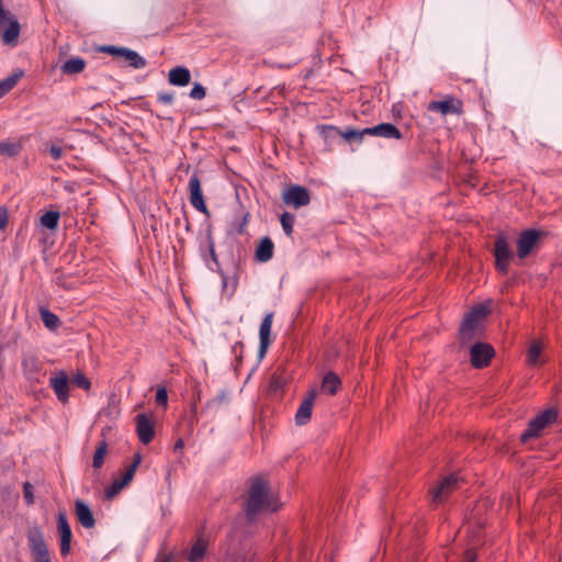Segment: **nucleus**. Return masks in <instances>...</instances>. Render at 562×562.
Segmentation results:
<instances>
[{"label":"nucleus","instance_id":"nucleus-1","mask_svg":"<svg viewBox=\"0 0 562 562\" xmlns=\"http://www.w3.org/2000/svg\"><path fill=\"white\" fill-rule=\"evenodd\" d=\"M279 508L280 505L269 492L267 481L262 476L251 477L244 504L247 521L252 522L259 515L274 513Z\"/></svg>","mask_w":562,"mask_h":562},{"label":"nucleus","instance_id":"nucleus-2","mask_svg":"<svg viewBox=\"0 0 562 562\" xmlns=\"http://www.w3.org/2000/svg\"><path fill=\"white\" fill-rule=\"evenodd\" d=\"M558 411L553 407L547 408L536 415L528 424L526 430L520 435L521 442L526 443L532 438H538L544 428L555 423Z\"/></svg>","mask_w":562,"mask_h":562},{"label":"nucleus","instance_id":"nucleus-3","mask_svg":"<svg viewBox=\"0 0 562 562\" xmlns=\"http://www.w3.org/2000/svg\"><path fill=\"white\" fill-rule=\"evenodd\" d=\"M486 314L487 308L483 305H477L465 315L459 329V337L462 344H465L475 337L479 323L486 316Z\"/></svg>","mask_w":562,"mask_h":562},{"label":"nucleus","instance_id":"nucleus-4","mask_svg":"<svg viewBox=\"0 0 562 562\" xmlns=\"http://www.w3.org/2000/svg\"><path fill=\"white\" fill-rule=\"evenodd\" d=\"M543 232L529 228L522 231L517 238V256L519 259L527 258L533 250L539 248Z\"/></svg>","mask_w":562,"mask_h":562},{"label":"nucleus","instance_id":"nucleus-5","mask_svg":"<svg viewBox=\"0 0 562 562\" xmlns=\"http://www.w3.org/2000/svg\"><path fill=\"white\" fill-rule=\"evenodd\" d=\"M494 257L496 270L502 274H507L509 269V261L514 257V254L505 235L503 234L497 235L495 238Z\"/></svg>","mask_w":562,"mask_h":562},{"label":"nucleus","instance_id":"nucleus-6","mask_svg":"<svg viewBox=\"0 0 562 562\" xmlns=\"http://www.w3.org/2000/svg\"><path fill=\"white\" fill-rule=\"evenodd\" d=\"M427 110L434 113H440L442 116L461 115L463 112V103L460 99L452 94H447L442 100L430 101Z\"/></svg>","mask_w":562,"mask_h":562},{"label":"nucleus","instance_id":"nucleus-7","mask_svg":"<svg viewBox=\"0 0 562 562\" xmlns=\"http://www.w3.org/2000/svg\"><path fill=\"white\" fill-rule=\"evenodd\" d=\"M495 355L494 348L485 342H475L470 349L471 364L476 369L485 368L490 364Z\"/></svg>","mask_w":562,"mask_h":562},{"label":"nucleus","instance_id":"nucleus-8","mask_svg":"<svg viewBox=\"0 0 562 562\" xmlns=\"http://www.w3.org/2000/svg\"><path fill=\"white\" fill-rule=\"evenodd\" d=\"M460 479L456 474L446 476L440 483L431 491V502L440 504L445 502L448 495L459 487Z\"/></svg>","mask_w":562,"mask_h":562},{"label":"nucleus","instance_id":"nucleus-9","mask_svg":"<svg viewBox=\"0 0 562 562\" xmlns=\"http://www.w3.org/2000/svg\"><path fill=\"white\" fill-rule=\"evenodd\" d=\"M189 191L191 205L204 215L210 216L201 188V180L196 172H194L189 180Z\"/></svg>","mask_w":562,"mask_h":562},{"label":"nucleus","instance_id":"nucleus-10","mask_svg":"<svg viewBox=\"0 0 562 562\" xmlns=\"http://www.w3.org/2000/svg\"><path fill=\"white\" fill-rule=\"evenodd\" d=\"M57 529L60 538V554L67 557L71 551L72 532L65 513L58 514Z\"/></svg>","mask_w":562,"mask_h":562},{"label":"nucleus","instance_id":"nucleus-11","mask_svg":"<svg viewBox=\"0 0 562 562\" xmlns=\"http://www.w3.org/2000/svg\"><path fill=\"white\" fill-rule=\"evenodd\" d=\"M273 312L266 313L259 328V358H263L268 351L269 346L272 342L271 339V327L273 322Z\"/></svg>","mask_w":562,"mask_h":562},{"label":"nucleus","instance_id":"nucleus-12","mask_svg":"<svg viewBox=\"0 0 562 562\" xmlns=\"http://www.w3.org/2000/svg\"><path fill=\"white\" fill-rule=\"evenodd\" d=\"M210 541L204 535H200L186 551L188 562H204L209 554Z\"/></svg>","mask_w":562,"mask_h":562},{"label":"nucleus","instance_id":"nucleus-13","mask_svg":"<svg viewBox=\"0 0 562 562\" xmlns=\"http://www.w3.org/2000/svg\"><path fill=\"white\" fill-rule=\"evenodd\" d=\"M49 386L53 389L56 397L63 404L69 400V379L65 371H59L49 378Z\"/></svg>","mask_w":562,"mask_h":562},{"label":"nucleus","instance_id":"nucleus-14","mask_svg":"<svg viewBox=\"0 0 562 562\" xmlns=\"http://www.w3.org/2000/svg\"><path fill=\"white\" fill-rule=\"evenodd\" d=\"M310 200L307 189L297 184L290 187L283 194L284 203L294 207L305 206L310 203Z\"/></svg>","mask_w":562,"mask_h":562},{"label":"nucleus","instance_id":"nucleus-15","mask_svg":"<svg viewBox=\"0 0 562 562\" xmlns=\"http://www.w3.org/2000/svg\"><path fill=\"white\" fill-rule=\"evenodd\" d=\"M0 29H3L0 35L3 45L16 46L21 27L18 20L11 13L8 21Z\"/></svg>","mask_w":562,"mask_h":562},{"label":"nucleus","instance_id":"nucleus-16","mask_svg":"<svg viewBox=\"0 0 562 562\" xmlns=\"http://www.w3.org/2000/svg\"><path fill=\"white\" fill-rule=\"evenodd\" d=\"M200 252L210 270L214 271L215 268L217 269L220 267L215 251V241L210 231L206 233L205 244L200 246Z\"/></svg>","mask_w":562,"mask_h":562},{"label":"nucleus","instance_id":"nucleus-17","mask_svg":"<svg viewBox=\"0 0 562 562\" xmlns=\"http://www.w3.org/2000/svg\"><path fill=\"white\" fill-rule=\"evenodd\" d=\"M315 397H316V391L311 390L307 393L306 397L302 401V403L295 414L296 425L303 426V425H306L311 420Z\"/></svg>","mask_w":562,"mask_h":562},{"label":"nucleus","instance_id":"nucleus-18","mask_svg":"<svg viewBox=\"0 0 562 562\" xmlns=\"http://www.w3.org/2000/svg\"><path fill=\"white\" fill-rule=\"evenodd\" d=\"M136 431L142 443L148 445L155 435L154 424L145 414L136 416Z\"/></svg>","mask_w":562,"mask_h":562},{"label":"nucleus","instance_id":"nucleus-19","mask_svg":"<svg viewBox=\"0 0 562 562\" xmlns=\"http://www.w3.org/2000/svg\"><path fill=\"white\" fill-rule=\"evenodd\" d=\"M75 514L80 525L86 529L95 526V519L90 507L81 499L75 501Z\"/></svg>","mask_w":562,"mask_h":562},{"label":"nucleus","instance_id":"nucleus-20","mask_svg":"<svg viewBox=\"0 0 562 562\" xmlns=\"http://www.w3.org/2000/svg\"><path fill=\"white\" fill-rule=\"evenodd\" d=\"M367 133L383 138L401 139L403 137L401 131L392 123H381L373 127H367Z\"/></svg>","mask_w":562,"mask_h":562},{"label":"nucleus","instance_id":"nucleus-21","mask_svg":"<svg viewBox=\"0 0 562 562\" xmlns=\"http://www.w3.org/2000/svg\"><path fill=\"white\" fill-rule=\"evenodd\" d=\"M191 79L190 70L184 66H177L170 69L168 74V80L170 85L177 87H184L189 85Z\"/></svg>","mask_w":562,"mask_h":562},{"label":"nucleus","instance_id":"nucleus-22","mask_svg":"<svg viewBox=\"0 0 562 562\" xmlns=\"http://www.w3.org/2000/svg\"><path fill=\"white\" fill-rule=\"evenodd\" d=\"M274 245L269 237H263L257 249L255 257L259 262H267L273 257Z\"/></svg>","mask_w":562,"mask_h":562},{"label":"nucleus","instance_id":"nucleus-23","mask_svg":"<svg viewBox=\"0 0 562 562\" xmlns=\"http://www.w3.org/2000/svg\"><path fill=\"white\" fill-rule=\"evenodd\" d=\"M38 313L44 326L53 333H56L61 325L60 318L48 308L41 306Z\"/></svg>","mask_w":562,"mask_h":562},{"label":"nucleus","instance_id":"nucleus-24","mask_svg":"<svg viewBox=\"0 0 562 562\" xmlns=\"http://www.w3.org/2000/svg\"><path fill=\"white\" fill-rule=\"evenodd\" d=\"M120 58H123L128 64V66L134 69H142L147 64L146 59L142 57L137 52L126 47L123 48Z\"/></svg>","mask_w":562,"mask_h":562},{"label":"nucleus","instance_id":"nucleus-25","mask_svg":"<svg viewBox=\"0 0 562 562\" xmlns=\"http://www.w3.org/2000/svg\"><path fill=\"white\" fill-rule=\"evenodd\" d=\"M341 382L339 376L334 372H327L322 381V391L329 395H335L340 386Z\"/></svg>","mask_w":562,"mask_h":562},{"label":"nucleus","instance_id":"nucleus-26","mask_svg":"<svg viewBox=\"0 0 562 562\" xmlns=\"http://www.w3.org/2000/svg\"><path fill=\"white\" fill-rule=\"evenodd\" d=\"M23 76H24V72L22 70H18V71H14L9 77L1 80L0 81V99L2 97H4L7 93H9Z\"/></svg>","mask_w":562,"mask_h":562},{"label":"nucleus","instance_id":"nucleus-27","mask_svg":"<svg viewBox=\"0 0 562 562\" xmlns=\"http://www.w3.org/2000/svg\"><path fill=\"white\" fill-rule=\"evenodd\" d=\"M86 67V61L80 57L69 58L61 65V71L66 75H76Z\"/></svg>","mask_w":562,"mask_h":562},{"label":"nucleus","instance_id":"nucleus-28","mask_svg":"<svg viewBox=\"0 0 562 562\" xmlns=\"http://www.w3.org/2000/svg\"><path fill=\"white\" fill-rule=\"evenodd\" d=\"M60 213L59 211H47L40 217V224L42 227L56 231L59 224Z\"/></svg>","mask_w":562,"mask_h":562},{"label":"nucleus","instance_id":"nucleus-29","mask_svg":"<svg viewBox=\"0 0 562 562\" xmlns=\"http://www.w3.org/2000/svg\"><path fill=\"white\" fill-rule=\"evenodd\" d=\"M140 462H142L140 453H135L133 456L132 463L130 464V467L124 472L122 479L119 480L121 486H125V485H127L132 481V479H133L137 468L139 467Z\"/></svg>","mask_w":562,"mask_h":562},{"label":"nucleus","instance_id":"nucleus-30","mask_svg":"<svg viewBox=\"0 0 562 562\" xmlns=\"http://www.w3.org/2000/svg\"><path fill=\"white\" fill-rule=\"evenodd\" d=\"M542 353V346L539 341L533 340L527 351V363L529 366H538L540 363V356Z\"/></svg>","mask_w":562,"mask_h":562},{"label":"nucleus","instance_id":"nucleus-31","mask_svg":"<svg viewBox=\"0 0 562 562\" xmlns=\"http://www.w3.org/2000/svg\"><path fill=\"white\" fill-rule=\"evenodd\" d=\"M286 384V378L281 372H273L270 376L269 389L273 393L282 392Z\"/></svg>","mask_w":562,"mask_h":562},{"label":"nucleus","instance_id":"nucleus-32","mask_svg":"<svg viewBox=\"0 0 562 562\" xmlns=\"http://www.w3.org/2000/svg\"><path fill=\"white\" fill-rule=\"evenodd\" d=\"M106 452H108V442H106V440H101L97 447L94 454H93L92 465L94 469H100L103 465Z\"/></svg>","mask_w":562,"mask_h":562},{"label":"nucleus","instance_id":"nucleus-33","mask_svg":"<svg viewBox=\"0 0 562 562\" xmlns=\"http://www.w3.org/2000/svg\"><path fill=\"white\" fill-rule=\"evenodd\" d=\"M319 134L323 136L325 142L334 140L336 137L340 136L342 131L333 125H318L317 126Z\"/></svg>","mask_w":562,"mask_h":562},{"label":"nucleus","instance_id":"nucleus-34","mask_svg":"<svg viewBox=\"0 0 562 562\" xmlns=\"http://www.w3.org/2000/svg\"><path fill=\"white\" fill-rule=\"evenodd\" d=\"M21 151V144L14 142L0 143V156L13 157Z\"/></svg>","mask_w":562,"mask_h":562},{"label":"nucleus","instance_id":"nucleus-35","mask_svg":"<svg viewBox=\"0 0 562 562\" xmlns=\"http://www.w3.org/2000/svg\"><path fill=\"white\" fill-rule=\"evenodd\" d=\"M368 135L367 127L363 130H356V128H347L346 131H342L341 137L348 142L356 140L358 143H361L363 140V137Z\"/></svg>","mask_w":562,"mask_h":562},{"label":"nucleus","instance_id":"nucleus-36","mask_svg":"<svg viewBox=\"0 0 562 562\" xmlns=\"http://www.w3.org/2000/svg\"><path fill=\"white\" fill-rule=\"evenodd\" d=\"M294 222L295 216L289 212H284L280 217L281 226L289 237L292 236Z\"/></svg>","mask_w":562,"mask_h":562},{"label":"nucleus","instance_id":"nucleus-37","mask_svg":"<svg viewBox=\"0 0 562 562\" xmlns=\"http://www.w3.org/2000/svg\"><path fill=\"white\" fill-rule=\"evenodd\" d=\"M44 151H47L53 160H59L63 157L64 149L57 143H45Z\"/></svg>","mask_w":562,"mask_h":562},{"label":"nucleus","instance_id":"nucleus-38","mask_svg":"<svg viewBox=\"0 0 562 562\" xmlns=\"http://www.w3.org/2000/svg\"><path fill=\"white\" fill-rule=\"evenodd\" d=\"M37 562H50V554L44 540L37 538Z\"/></svg>","mask_w":562,"mask_h":562},{"label":"nucleus","instance_id":"nucleus-39","mask_svg":"<svg viewBox=\"0 0 562 562\" xmlns=\"http://www.w3.org/2000/svg\"><path fill=\"white\" fill-rule=\"evenodd\" d=\"M72 383L77 386V387H80L82 390H90L91 387V382L89 381V379L82 374V373H77L74 375L72 378Z\"/></svg>","mask_w":562,"mask_h":562},{"label":"nucleus","instance_id":"nucleus-40","mask_svg":"<svg viewBox=\"0 0 562 562\" xmlns=\"http://www.w3.org/2000/svg\"><path fill=\"white\" fill-rule=\"evenodd\" d=\"M189 95L193 100H202L206 95V90L201 83L195 82L193 85Z\"/></svg>","mask_w":562,"mask_h":562},{"label":"nucleus","instance_id":"nucleus-41","mask_svg":"<svg viewBox=\"0 0 562 562\" xmlns=\"http://www.w3.org/2000/svg\"><path fill=\"white\" fill-rule=\"evenodd\" d=\"M156 402H157L158 405H161L164 407L167 406V404H168V392H167V389L165 386H160V387L157 389Z\"/></svg>","mask_w":562,"mask_h":562},{"label":"nucleus","instance_id":"nucleus-42","mask_svg":"<svg viewBox=\"0 0 562 562\" xmlns=\"http://www.w3.org/2000/svg\"><path fill=\"white\" fill-rule=\"evenodd\" d=\"M123 48L124 47H117L114 45H104L100 47V52L106 53L115 57H121Z\"/></svg>","mask_w":562,"mask_h":562},{"label":"nucleus","instance_id":"nucleus-43","mask_svg":"<svg viewBox=\"0 0 562 562\" xmlns=\"http://www.w3.org/2000/svg\"><path fill=\"white\" fill-rule=\"evenodd\" d=\"M157 99L159 102L164 103V104H171L173 102V99H175V93L173 92H166V91H161L157 94Z\"/></svg>","mask_w":562,"mask_h":562},{"label":"nucleus","instance_id":"nucleus-44","mask_svg":"<svg viewBox=\"0 0 562 562\" xmlns=\"http://www.w3.org/2000/svg\"><path fill=\"white\" fill-rule=\"evenodd\" d=\"M124 486H121L120 485V481H114L106 490H105V496L108 498H111L113 497L114 495H116L121 488H123Z\"/></svg>","mask_w":562,"mask_h":562},{"label":"nucleus","instance_id":"nucleus-45","mask_svg":"<svg viewBox=\"0 0 562 562\" xmlns=\"http://www.w3.org/2000/svg\"><path fill=\"white\" fill-rule=\"evenodd\" d=\"M24 498L29 504L33 503V485L29 482L24 484Z\"/></svg>","mask_w":562,"mask_h":562},{"label":"nucleus","instance_id":"nucleus-46","mask_svg":"<svg viewBox=\"0 0 562 562\" xmlns=\"http://www.w3.org/2000/svg\"><path fill=\"white\" fill-rule=\"evenodd\" d=\"M10 18V12L4 10L2 0H0V27L4 25L5 21Z\"/></svg>","mask_w":562,"mask_h":562},{"label":"nucleus","instance_id":"nucleus-47","mask_svg":"<svg viewBox=\"0 0 562 562\" xmlns=\"http://www.w3.org/2000/svg\"><path fill=\"white\" fill-rule=\"evenodd\" d=\"M23 367H24V371H25V374L31 378V375L33 374V367H34V362L32 359H25L23 361Z\"/></svg>","mask_w":562,"mask_h":562},{"label":"nucleus","instance_id":"nucleus-48","mask_svg":"<svg viewBox=\"0 0 562 562\" xmlns=\"http://www.w3.org/2000/svg\"><path fill=\"white\" fill-rule=\"evenodd\" d=\"M8 226V213L5 210L0 209V229L4 231Z\"/></svg>","mask_w":562,"mask_h":562},{"label":"nucleus","instance_id":"nucleus-49","mask_svg":"<svg viewBox=\"0 0 562 562\" xmlns=\"http://www.w3.org/2000/svg\"><path fill=\"white\" fill-rule=\"evenodd\" d=\"M27 538L31 552L35 554V535L30 532Z\"/></svg>","mask_w":562,"mask_h":562},{"label":"nucleus","instance_id":"nucleus-50","mask_svg":"<svg viewBox=\"0 0 562 562\" xmlns=\"http://www.w3.org/2000/svg\"><path fill=\"white\" fill-rule=\"evenodd\" d=\"M183 447H184V441H183V439L179 438V439L175 442L173 450H175L176 452H181V451H182V449H183Z\"/></svg>","mask_w":562,"mask_h":562},{"label":"nucleus","instance_id":"nucleus-51","mask_svg":"<svg viewBox=\"0 0 562 562\" xmlns=\"http://www.w3.org/2000/svg\"><path fill=\"white\" fill-rule=\"evenodd\" d=\"M249 217H250V214H249V213H245V214H244V216H243V223H241L240 228H239V233H241V232H243L244 226H245V225H247Z\"/></svg>","mask_w":562,"mask_h":562},{"label":"nucleus","instance_id":"nucleus-52","mask_svg":"<svg viewBox=\"0 0 562 562\" xmlns=\"http://www.w3.org/2000/svg\"><path fill=\"white\" fill-rule=\"evenodd\" d=\"M237 348L241 349L243 348V344L241 342L235 344V346L233 347L234 352L237 351Z\"/></svg>","mask_w":562,"mask_h":562},{"label":"nucleus","instance_id":"nucleus-53","mask_svg":"<svg viewBox=\"0 0 562 562\" xmlns=\"http://www.w3.org/2000/svg\"><path fill=\"white\" fill-rule=\"evenodd\" d=\"M171 560H172V559H171V557H170V555H168V557H166V558L162 560V562H171Z\"/></svg>","mask_w":562,"mask_h":562}]
</instances>
